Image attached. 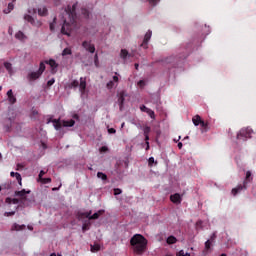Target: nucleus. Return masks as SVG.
Here are the masks:
<instances>
[{
	"instance_id": "41",
	"label": "nucleus",
	"mask_w": 256,
	"mask_h": 256,
	"mask_svg": "<svg viewBox=\"0 0 256 256\" xmlns=\"http://www.w3.org/2000/svg\"><path fill=\"white\" fill-rule=\"evenodd\" d=\"M146 113L149 115V117H151V119H155V111L149 109Z\"/></svg>"
},
{
	"instance_id": "33",
	"label": "nucleus",
	"mask_w": 256,
	"mask_h": 256,
	"mask_svg": "<svg viewBox=\"0 0 256 256\" xmlns=\"http://www.w3.org/2000/svg\"><path fill=\"white\" fill-rule=\"evenodd\" d=\"M100 249H101V246H99V244L91 245V252L92 253H97V251H99Z\"/></svg>"
},
{
	"instance_id": "19",
	"label": "nucleus",
	"mask_w": 256,
	"mask_h": 256,
	"mask_svg": "<svg viewBox=\"0 0 256 256\" xmlns=\"http://www.w3.org/2000/svg\"><path fill=\"white\" fill-rule=\"evenodd\" d=\"M165 65H172V67H175V57L170 56L164 60Z\"/></svg>"
},
{
	"instance_id": "1",
	"label": "nucleus",
	"mask_w": 256,
	"mask_h": 256,
	"mask_svg": "<svg viewBox=\"0 0 256 256\" xmlns=\"http://www.w3.org/2000/svg\"><path fill=\"white\" fill-rule=\"evenodd\" d=\"M77 5L78 3H74L72 6L68 5L65 9L66 15H68L69 22L64 20V23L61 28L62 35H71V25H75L77 23Z\"/></svg>"
},
{
	"instance_id": "30",
	"label": "nucleus",
	"mask_w": 256,
	"mask_h": 256,
	"mask_svg": "<svg viewBox=\"0 0 256 256\" xmlns=\"http://www.w3.org/2000/svg\"><path fill=\"white\" fill-rule=\"evenodd\" d=\"M2 191H9L11 189V182H5L4 184L0 185Z\"/></svg>"
},
{
	"instance_id": "21",
	"label": "nucleus",
	"mask_w": 256,
	"mask_h": 256,
	"mask_svg": "<svg viewBox=\"0 0 256 256\" xmlns=\"http://www.w3.org/2000/svg\"><path fill=\"white\" fill-rule=\"evenodd\" d=\"M202 121L203 120L201 119V116H199V115H196L192 118V123H194L195 127L201 125Z\"/></svg>"
},
{
	"instance_id": "60",
	"label": "nucleus",
	"mask_w": 256,
	"mask_h": 256,
	"mask_svg": "<svg viewBox=\"0 0 256 256\" xmlns=\"http://www.w3.org/2000/svg\"><path fill=\"white\" fill-rule=\"evenodd\" d=\"M178 149H183V143L181 142L178 143Z\"/></svg>"
},
{
	"instance_id": "64",
	"label": "nucleus",
	"mask_w": 256,
	"mask_h": 256,
	"mask_svg": "<svg viewBox=\"0 0 256 256\" xmlns=\"http://www.w3.org/2000/svg\"><path fill=\"white\" fill-rule=\"evenodd\" d=\"M49 123H53V119L52 118H48L47 124H49Z\"/></svg>"
},
{
	"instance_id": "8",
	"label": "nucleus",
	"mask_w": 256,
	"mask_h": 256,
	"mask_svg": "<svg viewBox=\"0 0 256 256\" xmlns=\"http://www.w3.org/2000/svg\"><path fill=\"white\" fill-rule=\"evenodd\" d=\"M125 97H127V94L125 93V91H121L118 94V104L120 107V111H123V105L125 103Z\"/></svg>"
},
{
	"instance_id": "25",
	"label": "nucleus",
	"mask_w": 256,
	"mask_h": 256,
	"mask_svg": "<svg viewBox=\"0 0 256 256\" xmlns=\"http://www.w3.org/2000/svg\"><path fill=\"white\" fill-rule=\"evenodd\" d=\"M25 229V225H19L17 223H14L12 225L11 231H23Z\"/></svg>"
},
{
	"instance_id": "4",
	"label": "nucleus",
	"mask_w": 256,
	"mask_h": 256,
	"mask_svg": "<svg viewBox=\"0 0 256 256\" xmlns=\"http://www.w3.org/2000/svg\"><path fill=\"white\" fill-rule=\"evenodd\" d=\"M251 135H253V130L251 128H242L237 134V139L247 141V139H251Z\"/></svg>"
},
{
	"instance_id": "6",
	"label": "nucleus",
	"mask_w": 256,
	"mask_h": 256,
	"mask_svg": "<svg viewBox=\"0 0 256 256\" xmlns=\"http://www.w3.org/2000/svg\"><path fill=\"white\" fill-rule=\"evenodd\" d=\"M29 193H31V190L22 189L20 191H15L14 195L20 197V200L23 203L24 201H27V195H29Z\"/></svg>"
},
{
	"instance_id": "46",
	"label": "nucleus",
	"mask_w": 256,
	"mask_h": 256,
	"mask_svg": "<svg viewBox=\"0 0 256 256\" xmlns=\"http://www.w3.org/2000/svg\"><path fill=\"white\" fill-rule=\"evenodd\" d=\"M149 109L150 108H147L145 105L140 106V111H142V113H147Z\"/></svg>"
},
{
	"instance_id": "45",
	"label": "nucleus",
	"mask_w": 256,
	"mask_h": 256,
	"mask_svg": "<svg viewBox=\"0 0 256 256\" xmlns=\"http://www.w3.org/2000/svg\"><path fill=\"white\" fill-rule=\"evenodd\" d=\"M70 87H79V81L77 80H73L71 83H70Z\"/></svg>"
},
{
	"instance_id": "35",
	"label": "nucleus",
	"mask_w": 256,
	"mask_h": 256,
	"mask_svg": "<svg viewBox=\"0 0 256 256\" xmlns=\"http://www.w3.org/2000/svg\"><path fill=\"white\" fill-rule=\"evenodd\" d=\"M73 51H71V48H65L62 51V56L65 57V55H72Z\"/></svg>"
},
{
	"instance_id": "48",
	"label": "nucleus",
	"mask_w": 256,
	"mask_h": 256,
	"mask_svg": "<svg viewBox=\"0 0 256 256\" xmlns=\"http://www.w3.org/2000/svg\"><path fill=\"white\" fill-rule=\"evenodd\" d=\"M121 193H123V191L119 188H115L114 189V195H121Z\"/></svg>"
},
{
	"instance_id": "7",
	"label": "nucleus",
	"mask_w": 256,
	"mask_h": 256,
	"mask_svg": "<svg viewBox=\"0 0 256 256\" xmlns=\"http://www.w3.org/2000/svg\"><path fill=\"white\" fill-rule=\"evenodd\" d=\"M45 63L51 67L52 75H55V73H57V67H59V64H57L54 59L45 60Z\"/></svg>"
},
{
	"instance_id": "28",
	"label": "nucleus",
	"mask_w": 256,
	"mask_h": 256,
	"mask_svg": "<svg viewBox=\"0 0 256 256\" xmlns=\"http://www.w3.org/2000/svg\"><path fill=\"white\" fill-rule=\"evenodd\" d=\"M168 245H175L177 243V238L175 236H169L166 240Z\"/></svg>"
},
{
	"instance_id": "10",
	"label": "nucleus",
	"mask_w": 256,
	"mask_h": 256,
	"mask_svg": "<svg viewBox=\"0 0 256 256\" xmlns=\"http://www.w3.org/2000/svg\"><path fill=\"white\" fill-rule=\"evenodd\" d=\"M93 212L90 210L88 212H78L76 217L79 221H83V219H89L90 215L92 214Z\"/></svg>"
},
{
	"instance_id": "47",
	"label": "nucleus",
	"mask_w": 256,
	"mask_h": 256,
	"mask_svg": "<svg viewBox=\"0 0 256 256\" xmlns=\"http://www.w3.org/2000/svg\"><path fill=\"white\" fill-rule=\"evenodd\" d=\"M55 84V78H52V79H50L48 82H47V86L48 87H51L52 85H54Z\"/></svg>"
},
{
	"instance_id": "36",
	"label": "nucleus",
	"mask_w": 256,
	"mask_h": 256,
	"mask_svg": "<svg viewBox=\"0 0 256 256\" xmlns=\"http://www.w3.org/2000/svg\"><path fill=\"white\" fill-rule=\"evenodd\" d=\"M81 14L85 17V19H88V17H89V10H87L86 8H82L81 9Z\"/></svg>"
},
{
	"instance_id": "27",
	"label": "nucleus",
	"mask_w": 256,
	"mask_h": 256,
	"mask_svg": "<svg viewBox=\"0 0 256 256\" xmlns=\"http://www.w3.org/2000/svg\"><path fill=\"white\" fill-rule=\"evenodd\" d=\"M13 9H15V5L13 4V2H10V3L8 4L7 9H4L3 12H4L6 15H8V13H11V12L13 11Z\"/></svg>"
},
{
	"instance_id": "23",
	"label": "nucleus",
	"mask_w": 256,
	"mask_h": 256,
	"mask_svg": "<svg viewBox=\"0 0 256 256\" xmlns=\"http://www.w3.org/2000/svg\"><path fill=\"white\" fill-rule=\"evenodd\" d=\"M16 39H18L19 41H25V39H27V36L25 35V33H23L22 31H18L15 34Z\"/></svg>"
},
{
	"instance_id": "37",
	"label": "nucleus",
	"mask_w": 256,
	"mask_h": 256,
	"mask_svg": "<svg viewBox=\"0 0 256 256\" xmlns=\"http://www.w3.org/2000/svg\"><path fill=\"white\" fill-rule=\"evenodd\" d=\"M38 181H41L43 183V185H47L49 183H51V178H40Z\"/></svg>"
},
{
	"instance_id": "14",
	"label": "nucleus",
	"mask_w": 256,
	"mask_h": 256,
	"mask_svg": "<svg viewBox=\"0 0 256 256\" xmlns=\"http://www.w3.org/2000/svg\"><path fill=\"white\" fill-rule=\"evenodd\" d=\"M7 97L9 103H11L12 105H14V103H17V98L15 97V95H13V90H8Z\"/></svg>"
},
{
	"instance_id": "16",
	"label": "nucleus",
	"mask_w": 256,
	"mask_h": 256,
	"mask_svg": "<svg viewBox=\"0 0 256 256\" xmlns=\"http://www.w3.org/2000/svg\"><path fill=\"white\" fill-rule=\"evenodd\" d=\"M38 15L40 17H47L49 15V10H47V7L43 6L38 8Z\"/></svg>"
},
{
	"instance_id": "26",
	"label": "nucleus",
	"mask_w": 256,
	"mask_h": 256,
	"mask_svg": "<svg viewBox=\"0 0 256 256\" xmlns=\"http://www.w3.org/2000/svg\"><path fill=\"white\" fill-rule=\"evenodd\" d=\"M73 125H75V120H73V119L63 120V122H62L63 127H73Z\"/></svg>"
},
{
	"instance_id": "50",
	"label": "nucleus",
	"mask_w": 256,
	"mask_h": 256,
	"mask_svg": "<svg viewBox=\"0 0 256 256\" xmlns=\"http://www.w3.org/2000/svg\"><path fill=\"white\" fill-rule=\"evenodd\" d=\"M5 217H13V215H15V211L12 212H5Z\"/></svg>"
},
{
	"instance_id": "3",
	"label": "nucleus",
	"mask_w": 256,
	"mask_h": 256,
	"mask_svg": "<svg viewBox=\"0 0 256 256\" xmlns=\"http://www.w3.org/2000/svg\"><path fill=\"white\" fill-rule=\"evenodd\" d=\"M251 181H253V176L251 174V171H247L243 185L240 184L236 188H233L232 195H234V197H235V195H237V193H241V191H243V189H247V183H251Z\"/></svg>"
},
{
	"instance_id": "9",
	"label": "nucleus",
	"mask_w": 256,
	"mask_h": 256,
	"mask_svg": "<svg viewBox=\"0 0 256 256\" xmlns=\"http://www.w3.org/2000/svg\"><path fill=\"white\" fill-rule=\"evenodd\" d=\"M82 47L86 49L89 53H95V45L91 44L89 41H84Z\"/></svg>"
},
{
	"instance_id": "43",
	"label": "nucleus",
	"mask_w": 256,
	"mask_h": 256,
	"mask_svg": "<svg viewBox=\"0 0 256 256\" xmlns=\"http://www.w3.org/2000/svg\"><path fill=\"white\" fill-rule=\"evenodd\" d=\"M57 21V18H54L53 19V22L50 23V31H55V23Z\"/></svg>"
},
{
	"instance_id": "17",
	"label": "nucleus",
	"mask_w": 256,
	"mask_h": 256,
	"mask_svg": "<svg viewBox=\"0 0 256 256\" xmlns=\"http://www.w3.org/2000/svg\"><path fill=\"white\" fill-rule=\"evenodd\" d=\"M105 210H99L98 212L94 213L93 215L90 214L89 221H94L95 219H99L100 215H103Z\"/></svg>"
},
{
	"instance_id": "55",
	"label": "nucleus",
	"mask_w": 256,
	"mask_h": 256,
	"mask_svg": "<svg viewBox=\"0 0 256 256\" xmlns=\"http://www.w3.org/2000/svg\"><path fill=\"white\" fill-rule=\"evenodd\" d=\"M101 153H105L107 151V146H102L100 148Z\"/></svg>"
},
{
	"instance_id": "18",
	"label": "nucleus",
	"mask_w": 256,
	"mask_h": 256,
	"mask_svg": "<svg viewBox=\"0 0 256 256\" xmlns=\"http://www.w3.org/2000/svg\"><path fill=\"white\" fill-rule=\"evenodd\" d=\"M6 203H8V205H11V203L13 205H19V203H22L20 199L17 198H6Z\"/></svg>"
},
{
	"instance_id": "15",
	"label": "nucleus",
	"mask_w": 256,
	"mask_h": 256,
	"mask_svg": "<svg viewBox=\"0 0 256 256\" xmlns=\"http://www.w3.org/2000/svg\"><path fill=\"white\" fill-rule=\"evenodd\" d=\"M42 74H40L39 70L36 71V72H31L29 75H28V79L30 81H35L37 79H39V77H41Z\"/></svg>"
},
{
	"instance_id": "49",
	"label": "nucleus",
	"mask_w": 256,
	"mask_h": 256,
	"mask_svg": "<svg viewBox=\"0 0 256 256\" xmlns=\"http://www.w3.org/2000/svg\"><path fill=\"white\" fill-rule=\"evenodd\" d=\"M138 87H140L141 89H143V87H145V80H140L138 82Z\"/></svg>"
},
{
	"instance_id": "22",
	"label": "nucleus",
	"mask_w": 256,
	"mask_h": 256,
	"mask_svg": "<svg viewBox=\"0 0 256 256\" xmlns=\"http://www.w3.org/2000/svg\"><path fill=\"white\" fill-rule=\"evenodd\" d=\"M143 132H144L145 141H149V134L151 133V127L145 126L143 128Z\"/></svg>"
},
{
	"instance_id": "29",
	"label": "nucleus",
	"mask_w": 256,
	"mask_h": 256,
	"mask_svg": "<svg viewBox=\"0 0 256 256\" xmlns=\"http://www.w3.org/2000/svg\"><path fill=\"white\" fill-rule=\"evenodd\" d=\"M200 125H201V128H202V129H201L202 133H207L209 124H208L207 122H205V121L202 120V122L200 123Z\"/></svg>"
},
{
	"instance_id": "62",
	"label": "nucleus",
	"mask_w": 256,
	"mask_h": 256,
	"mask_svg": "<svg viewBox=\"0 0 256 256\" xmlns=\"http://www.w3.org/2000/svg\"><path fill=\"white\" fill-rule=\"evenodd\" d=\"M146 151H149V140L148 141H146Z\"/></svg>"
},
{
	"instance_id": "5",
	"label": "nucleus",
	"mask_w": 256,
	"mask_h": 256,
	"mask_svg": "<svg viewBox=\"0 0 256 256\" xmlns=\"http://www.w3.org/2000/svg\"><path fill=\"white\" fill-rule=\"evenodd\" d=\"M24 20L27 21L28 23H31L33 27H41V25H43V23L40 20H35V18H33V16L29 14H26L24 16Z\"/></svg>"
},
{
	"instance_id": "39",
	"label": "nucleus",
	"mask_w": 256,
	"mask_h": 256,
	"mask_svg": "<svg viewBox=\"0 0 256 256\" xmlns=\"http://www.w3.org/2000/svg\"><path fill=\"white\" fill-rule=\"evenodd\" d=\"M16 180L18 181V184L20 185V187L23 185L22 182V178H21V174H19V172H16V176H15Z\"/></svg>"
},
{
	"instance_id": "51",
	"label": "nucleus",
	"mask_w": 256,
	"mask_h": 256,
	"mask_svg": "<svg viewBox=\"0 0 256 256\" xmlns=\"http://www.w3.org/2000/svg\"><path fill=\"white\" fill-rule=\"evenodd\" d=\"M153 163H155V158L153 157H150L149 160H148V165H153Z\"/></svg>"
},
{
	"instance_id": "11",
	"label": "nucleus",
	"mask_w": 256,
	"mask_h": 256,
	"mask_svg": "<svg viewBox=\"0 0 256 256\" xmlns=\"http://www.w3.org/2000/svg\"><path fill=\"white\" fill-rule=\"evenodd\" d=\"M81 93H85L87 89V80L84 77L80 78V84H78Z\"/></svg>"
},
{
	"instance_id": "40",
	"label": "nucleus",
	"mask_w": 256,
	"mask_h": 256,
	"mask_svg": "<svg viewBox=\"0 0 256 256\" xmlns=\"http://www.w3.org/2000/svg\"><path fill=\"white\" fill-rule=\"evenodd\" d=\"M212 241L211 240H207L206 242H205V250L206 251H209V249H211V245H212Z\"/></svg>"
},
{
	"instance_id": "57",
	"label": "nucleus",
	"mask_w": 256,
	"mask_h": 256,
	"mask_svg": "<svg viewBox=\"0 0 256 256\" xmlns=\"http://www.w3.org/2000/svg\"><path fill=\"white\" fill-rule=\"evenodd\" d=\"M113 81H114V83H119V77L118 76H113Z\"/></svg>"
},
{
	"instance_id": "63",
	"label": "nucleus",
	"mask_w": 256,
	"mask_h": 256,
	"mask_svg": "<svg viewBox=\"0 0 256 256\" xmlns=\"http://www.w3.org/2000/svg\"><path fill=\"white\" fill-rule=\"evenodd\" d=\"M32 115H39V112H38L37 110H34V111L32 112Z\"/></svg>"
},
{
	"instance_id": "2",
	"label": "nucleus",
	"mask_w": 256,
	"mask_h": 256,
	"mask_svg": "<svg viewBox=\"0 0 256 256\" xmlns=\"http://www.w3.org/2000/svg\"><path fill=\"white\" fill-rule=\"evenodd\" d=\"M147 243L148 241L141 234H135L130 239V245L133 247V251L136 255H143V253L147 251Z\"/></svg>"
},
{
	"instance_id": "24",
	"label": "nucleus",
	"mask_w": 256,
	"mask_h": 256,
	"mask_svg": "<svg viewBox=\"0 0 256 256\" xmlns=\"http://www.w3.org/2000/svg\"><path fill=\"white\" fill-rule=\"evenodd\" d=\"M4 67L8 71L9 75H13V64L10 62H4Z\"/></svg>"
},
{
	"instance_id": "12",
	"label": "nucleus",
	"mask_w": 256,
	"mask_h": 256,
	"mask_svg": "<svg viewBox=\"0 0 256 256\" xmlns=\"http://www.w3.org/2000/svg\"><path fill=\"white\" fill-rule=\"evenodd\" d=\"M151 35H153V32L148 30L144 36L143 43L141 44L142 47H147V43L151 40Z\"/></svg>"
},
{
	"instance_id": "34",
	"label": "nucleus",
	"mask_w": 256,
	"mask_h": 256,
	"mask_svg": "<svg viewBox=\"0 0 256 256\" xmlns=\"http://www.w3.org/2000/svg\"><path fill=\"white\" fill-rule=\"evenodd\" d=\"M89 227H91V222H85V223L82 225V231H83V232L89 231Z\"/></svg>"
},
{
	"instance_id": "32",
	"label": "nucleus",
	"mask_w": 256,
	"mask_h": 256,
	"mask_svg": "<svg viewBox=\"0 0 256 256\" xmlns=\"http://www.w3.org/2000/svg\"><path fill=\"white\" fill-rule=\"evenodd\" d=\"M97 177H98V179H102V181H107V174H105L103 172H98Z\"/></svg>"
},
{
	"instance_id": "42",
	"label": "nucleus",
	"mask_w": 256,
	"mask_h": 256,
	"mask_svg": "<svg viewBox=\"0 0 256 256\" xmlns=\"http://www.w3.org/2000/svg\"><path fill=\"white\" fill-rule=\"evenodd\" d=\"M161 0H148L149 5H151L152 7H155V5H157V3H159Z\"/></svg>"
},
{
	"instance_id": "59",
	"label": "nucleus",
	"mask_w": 256,
	"mask_h": 256,
	"mask_svg": "<svg viewBox=\"0 0 256 256\" xmlns=\"http://www.w3.org/2000/svg\"><path fill=\"white\" fill-rule=\"evenodd\" d=\"M8 33H9V35H13V28L12 27H9Z\"/></svg>"
},
{
	"instance_id": "61",
	"label": "nucleus",
	"mask_w": 256,
	"mask_h": 256,
	"mask_svg": "<svg viewBox=\"0 0 256 256\" xmlns=\"http://www.w3.org/2000/svg\"><path fill=\"white\" fill-rule=\"evenodd\" d=\"M10 175H11V177H16L17 172H11Z\"/></svg>"
},
{
	"instance_id": "13",
	"label": "nucleus",
	"mask_w": 256,
	"mask_h": 256,
	"mask_svg": "<svg viewBox=\"0 0 256 256\" xmlns=\"http://www.w3.org/2000/svg\"><path fill=\"white\" fill-rule=\"evenodd\" d=\"M170 201H172V203H175L176 205L181 204V195L179 193H175L174 195L170 196Z\"/></svg>"
},
{
	"instance_id": "58",
	"label": "nucleus",
	"mask_w": 256,
	"mask_h": 256,
	"mask_svg": "<svg viewBox=\"0 0 256 256\" xmlns=\"http://www.w3.org/2000/svg\"><path fill=\"white\" fill-rule=\"evenodd\" d=\"M184 255H185V251L180 250V251L178 252V256H184Z\"/></svg>"
},
{
	"instance_id": "54",
	"label": "nucleus",
	"mask_w": 256,
	"mask_h": 256,
	"mask_svg": "<svg viewBox=\"0 0 256 256\" xmlns=\"http://www.w3.org/2000/svg\"><path fill=\"white\" fill-rule=\"evenodd\" d=\"M94 63H95V65H97V63H99V56L97 54H95V56H94Z\"/></svg>"
},
{
	"instance_id": "31",
	"label": "nucleus",
	"mask_w": 256,
	"mask_h": 256,
	"mask_svg": "<svg viewBox=\"0 0 256 256\" xmlns=\"http://www.w3.org/2000/svg\"><path fill=\"white\" fill-rule=\"evenodd\" d=\"M45 65H47V63H45V61L44 62H40V66H39L38 72L41 75H43V73H45V69H46Z\"/></svg>"
},
{
	"instance_id": "38",
	"label": "nucleus",
	"mask_w": 256,
	"mask_h": 256,
	"mask_svg": "<svg viewBox=\"0 0 256 256\" xmlns=\"http://www.w3.org/2000/svg\"><path fill=\"white\" fill-rule=\"evenodd\" d=\"M127 55H129V52L125 49L121 50L120 56L122 59H127Z\"/></svg>"
},
{
	"instance_id": "56",
	"label": "nucleus",
	"mask_w": 256,
	"mask_h": 256,
	"mask_svg": "<svg viewBox=\"0 0 256 256\" xmlns=\"http://www.w3.org/2000/svg\"><path fill=\"white\" fill-rule=\"evenodd\" d=\"M217 237V235L215 233L212 234L211 238L209 239V241H215V238Z\"/></svg>"
},
{
	"instance_id": "52",
	"label": "nucleus",
	"mask_w": 256,
	"mask_h": 256,
	"mask_svg": "<svg viewBox=\"0 0 256 256\" xmlns=\"http://www.w3.org/2000/svg\"><path fill=\"white\" fill-rule=\"evenodd\" d=\"M45 173H47V172H45L44 170H41L40 173H39V175H38V180H39V179H42V178H43V175H45Z\"/></svg>"
},
{
	"instance_id": "20",
	"label": "nucleus",
	"mask_w": 256,
	"mask_h": 256,
	"mask_svg": "<svg viewBox=\"0 0 256 256\" xmlns=\"http://www.w3.org/2000/svg\"><path fill=\"white\" fill-rule=\"evenodd\" d=\"M52 123H54V128L56 129V131H59V129L63 127V123H61L60 119H53Z\"/></svg>"
},
{
	"instance_id": "53",
	"label": "nucleus",
	"mask_w": 256,
	"mask_h": 256,
	"mask_svg": "<svg viewBox=\"0 0 256 256\" xmlns=\"http://www.w3.org/2000/svg\"><path fill=\"white\" fill-rule=\"evenodd\" d=\"M108 133L114 134V133H117V130H115V128H109Z\"/></svg>"
},
{
	"instance_id": "44",
	"label": "nucleus",
	"mask_w": 256,
	"mask_h": 256,
	"mask_svg": "<svg viewBox=\"0 0 256 256\" xmlns=\"http://www.w3.org/2000/svg\"><path fill=\"white\" fill-rule=\"evenodd\" d=\"M107 89H113V87H115V82L113 81H109L106 85Z\"/></svg>"
}]
</instances>
